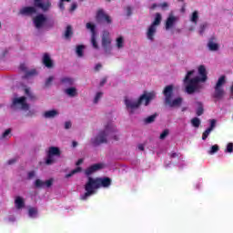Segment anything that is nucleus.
Returning a JSON list of instances; mask_svg holds the SVG:
<instances>
[{"mask_svg":"<svg viewBox=\"0 0 233 233\" xmlns=\"http://www.w3.org/2000/svg\"><path fill=\"white\" fill-rule=\"evenodd\" d=\"M208 80V73L207 72V67L201 65L198 67V75H196V70L188 71L184 78V86L187 94H196L203 90V84L207 83Z\"/></svg>","mask_w":233,"mask_h":233,"instance_id":"f257e3e1","label":"nucleus"},{"mask_svg":"<svg viewBox=\"0 0 233 233\" xmlns=\"http://www.w3.org/2000/svg\"><path fill=\"white\" fill-rule=\"evenodd\" d=\"M108 139L119 140V130L114 123H108L104 130L99 131L96 136L93 137L90 145L99 147V145L108 143Z\"/></svg>","mask_w":233,"mask_h":233,"instance_id":"f03ea898","label":"nucleus"},{"mask_svg":"<svg viewBox=\"0 0 233 233\" xmlns=\"http://www.w3.org/2000/svg\"><path fill=\"white\" fill-rule=\"evenodd\" d=\"M112 185V179L109 177H96L94 178L92 177H87V182L85 185V190L86 193L84 195H81L80 199L82 201H85L90 198L93 194H96V190L97 188H108Z\"/></svg>","mask_w":233,"mask_h":233,"instance_id":"7ed1b4c3","label":"nucleus"},{"mask_svg":"<svg viewBox=\"0 0 233 233\" xmlns=\"http://www.w3.org/2000/svg\"><path fill=\"white\" fill-rule=\"evenodd\" d=\"M34 5L24 6L19 10V15L25 17H32L37 14V10H41L46 14L52 10V0H33Z\"/></svg>","mask_w":233,"mask_h":233,"instance_id":"20e7f679","label":"nucleus"},{"mask_svg":"<svg viewBox=\"0 0 233 233\" xmlns=\"http://www.w3.org/2000/svg\"><path fill=\"white\" fill-rule=\"evenodd\" d=\"M153 99H156V93L144 92L137 100L126 97L124 102L128 114H134V112L141 106L142 103H144L145 106H148L150 101H153Z\"/></svg>","mask_w":233,"mask_h":233,"instance_id":"39448f33","label":"nucleus"},{"mask_svg":"<svg viewBox=\"0 0 233 233\" xmlns=\"http://www.w3.org/2000/svg\"><path fill=\"white\" fill-rule=\"evenodd\" d=\"M163 94L165 96L166 105L169 106L171 108H177V106H181V104L183 103V98L177 97L175 99H172V97H174L173 86H167L163 91Z\"/></svg>","mask_w":233,"mask_h":233,"instance_id":"423d86ee","label":"nucleus"},{"mask_svg":"<svg viewBox=\"0 0 233 233\" xmlns=\"http://www.w3.org/2000/svg\"><path fill=\"white\" fill-rule=\"evenodd\" d=\"M33 25L36 30L54 28V22H48V17L43 13L37 14L33 17Z\"/></svg>","mask_w":233,"mask_h":233,"instance_id":"0eeeda50","label":"nucleus"},{"mask_svg":"<svg viewBox=\"0 0 233 233\" xmlns=\"http://www.w3.org/2000/svg\"><path fill=\"white\" fill-rule=\"evenodd\" d=\"M162 19L161 14L157 13L155 15L153 23L147 27L146 32L147 39H148V41H154V37H156V34L157 33V26L161 25Z\"/></svg>","mask_w":233,"mask_h":233,"instance_id":"6e6552de","label":"nucleus"},{"mask_svg":"<svg viewBox=\"0 0 233 233\" xmlns=\"http://www.w3.org/2000/svg\"><path fill=\"white\" fill-rule=\"evenodd\" d=\"M101 47L105 56L112 54V37L108 31H103L101 35Z\"/></svg>","mask_w":233,"mask_h":233,"instance_id":"1a4fd4ad","label":"nucleus"},{"mask_svg":"<svg viewBox=\"0 0 233 233\" xmlns=\"http://www.w3.org/2000/svg\"><path fill=\"white\" fill-rule=\"evenodd\" d=\"M11 108H13V110H24L26 112L30 109V106L26 103L25 96H19L13 98Z\"/></svg>","mask_w":233,"mask_h":233,"instance_id":"9d476101","label":"nucleus"},{"mask_svg":"<svg viewBox=\"0 0 233 233\" xmlns=\"http://www.w3.org/2000/svg\"><path fill=\"white\" fill-rule=\"evenodd\" d=\"M61 151L58 149V147H49V150L47 152V155L45 158L46 165H54L56 161H57V157H60Z\"/></svg>","mask_w":233,"mask_h":233,"instance_id":"9b49d317","label":"nucleus"},{"mask_svg":"<svg viewBox=\"0 0 233 233\" xmlns=\"http://www.w3.org/2000/svg\"><path fill=\"white\" fill-rule=\"evenodd\" d=\"M227 83L225 80V76H220L214 87L215 91L213 94V97L215 99H221L222 97H225V89H223V86Z\"/></svg>","mask_w":233,"mask_h":233,"instance_id":"f8f14e48","label":"nucleus"},{"mask_svg":"<svg viewBox=\"0 0 233 233\" xmlns=\"http://www.w3.org/2000/svg\"><path fill=\"white\" fill-rule=\"evenodd\" d=\"M86 28L87 30H90L91 32V39H90V43L93 46V48H95V50H99V44H97V33L96 32V25H93L92 23H87L86 25Z\"/></svg>","mask_w":233,"mask_h":233,"instance_id":"ddd939ff","label":"nucleus"},{"mask_svg":"<svg viewBox=\"0 0 233 233\" xmlns=\"http://www.w3.org/2000/svg\"><path fill=\"white\" fill-rule=\"evenodd\" d=\"M96 22H98L100 25L103 23L110 25V23H112V18H110V15H106L105 11L99 10L96 15Z\"/></svg>","mask_w":233,"mask_h":233,"instance_id":"4468645a","label":"nucleus"},{"mask_svg":"<svg viewBox=\"0 0 233 233\" xmlns=\"http://www.w3.org/2000/svg\"><path fill=\"white\" fill-rule=\"evenodd\" d=\"M207 46L210 52H218L219 50V45L216 36H211L207 44Z\"/></svg>","mask_w":233,"mask_h":233,"instance_id":"2eb2a0df","label":"nucleus"},{"mask_svg":"<svg viewBox=\"0 0 233 233\" xmlns=\"http://www.w3.org/2000/svg\"><path fill=\"white\" fill-rule=\"evenodd\" d=\"M179 21V17L174 15V14H169L168 17L167 18L166 21V30H170V28H174L176 25V23Z\"/></svg>","mask_w":233,"mask_h":233,"instance_id":"dca6fc26","label":"nucleus"},{"mask_svg":"<svg viewBox=\"0 0 233 233\" xmlns=\"http://www.w3.org/2000/svg\"><path fill=\"white\" fill-rule=\"evenodd\" d=\"M19 70L23 72L25 78L31 77V76H35L37 74L35 69L28 70V67H26L25 64L20 65Z\"/></svg>","mask_w":233,"mask_h":233,"instance_id":"f3484780","label":"nucleus"},{"mask_svg":"<svg viewBox=\"0 0 233 233\" xmlns=\"http://www.w3.org/2000/svg\"><path fill=\"white\" fill-rule=\"evenodd\" d=\"M101 168H103V164H95V165L87 167L85 171V174H86V176L90 177V176H92V174H94L95 172H97V170H101Z\"/></svg>","mask_w":233,"mask_h":233,"instance_id":"a211bd4d","label":"nucleus"},{"mask_svg":"<svg viewBox=\"0 0 233 233\" xmlns=\"http://www.w3.org/2000/svg\"><path fill=\"white\" fill-rule=\"evenodd\" d=\"M209 123H210V127H208L202 134L203 141H205L207 139V137H208V136H210V132H212V130H214L216 128V123H217L216 119L209 120Z\"/></svg>","mask_w":233,"mask_h":233,"instance_id":"6ab92c4d","label":"nucleus"},{"mask_svg":"<svg viewBox=\"0 0 233 233\" xmlns=\"http://www.w3.org/2000/svg\"><path fill=\"white\" fill-rule=\"evenodd\" d=\"M42 116L45 119H55V117L59 116V111L57 109H50L45 111Z\"/></svg>","mask_w":233,"mask_h":233,"instance_id":"aec40b11","label":"nucleus"},{"mask_svg":"<svg viewBox=\"0 0 233 233\" xmlns=\"http://www.w3.org/2000/svg\"><path fill=\"white\" fill-rule=\"evenodd\" d=\"M42 61H43V65H45L46 68H54V61H52L50 55L46 53L43 56Z\"/></svg>","mask_w":233,"mask_h":233,"instance_id":"412c9836","label":"nucleus"},{"mask_svg":"<svg viewBox=\"0 0 233 233\" xmlns=\"http://www.w3.org/2000/svg\"><path fill=\"white\" fill-rule=\"evenodd\" d=\"M64 94H66L67 97H77V88L74 86L67 87L64 90Z\"/></svg>","mask_w":233,"mask_h":233,"instance_id":"4be33fe9","label":"nucleus"},{"mask_svg":"<svg viewBox=\"0 0 233 233\" xmlns=\"http://www.w3.org/2000/svg\"><path fill=\"white\" fill-rule=\"evenodd\" d=\"M74 78L69 77V76H64L61 78L60 83L64 86H73L74 85Z\"/></svg>","mask_w":233,"mask_h":233,"instance_id":"5701e85b","label":"nucleus"},{"mask_svg":"<svg viewBox=\"0 0 233 233\" xmlns=\"http://www.w3.org/2000/svg\"><path fill=\"white\" fill-rule=\"evenodd\" d=\"M15 205L17 210H21V208H25V199L21 197H16L15 199Z\"/></svg>","mask_w":233,"mask_h":233,"instance_id":"b1692460","label":"nucleus"},{"mask_svg":"<svg viewBox=\"0 0 233 233\" xmlns=\"http://www.w3.org/2000/svg\"><path fill=\"white\" fill-rule=\"evenodd\" d=\"M116 46L117 50H123L125 48V38L123 36H118L116 39Z\"/></svg>","mask_w":233,"mask_h":233,"instance_id":"393cba45","label":"nucleus"},{"mask_svg":"<svg viewBox=\"0 0 233 233\" xmlns=\"http://www.w3.org/2000/svg\"><path fill=\"white\" fill-rule=\"evenodd\" d=\"M189 21L194 25H198V21H199V13L198 11H194L189 18Z\"/></svg>","mask_w":233,"mask_h":233,"instance_id":"a878e982","label":"nucleus"},{"mask_svg":"<svg viewBox=\"0 0 233 233\" xmlns=\"http://www.w3.org/2000/svg\"><path fill=\"white\" fill-rule=\"evenodd\" d=\"M84 52H85V46L83 45L76 46V54L77 57H83Z\"/></svg>","mask_w":233,"mask_h":233,"instance_id":"bb28decb","label":"nucleus"},{"mask_svg":"<svg viewBox=\"0 0 233 233\" xmlns=\"http://www.w3.org/2000/svg\"><path fill=\"white\" fill-rule=\"evenodd\" d=\"M101 97H103V92H101V91L96 92V94L95 95V97L93 99L94 105H97V103H99V101H101Z\"/></svg>","mask_w":233,"mask_h":233,"instance_id":"cd10ccee","label":"nucleus"},{"mask_svg":"<svg viewBox=\"0 0 233 233\" xmlns=\"http://www.w3.org/2000/svg\"><path fill=\"white\" fill-rule=\"evenodd\" d=\"M73 31H72V26L68 25L66 29V32H65V37L66 39H70V37H72V35H73Z\"/></svg>","mask_w":233,"mask_h":233,"instance_id":"c85d7f7f","label":"nucleus"},{"mask_svg":"<svg viewBox=\"0 0 233 233\" xmlns=\"http://www.w3.org/2000/svg\"><path fill=\"white\" fill-rule=\"evenodd\" d=\"M191 125L195 127V128H199V125H201V120L198 117H194L191 120Z\"/></svg>","mask_w":233,"mask_h":233,"instance_id":"c756f323","label":"nucleus"},{"mask_svg":"<svg viewBox=\"0 0 233 233\" xmlns=\"http://www.w3.org/2000/svg\"><path fill=\"white\" fill-rule=\"evenodd\" d=\"M29 218H37V208H30L28 210Z\"/></svg>","mask_w":233,"mask_h":233,"instance_id":"7c9ffc66","label":"nucleus"},{"mask_svg":"<svg viewBox=\"0 0 233 233\" xmlns=\"http://www.w3.org/2000/svg\"><path fill=\"white\" fill-rule=\"evenodd\" d=\"M156 117H157V115H151L145 118V123H147V125L150 123H154L156 121Z\"/></svg>","mask_w":233,"mask_h":233,"instance_id":"2f4dec72","label":"nucleus"},{"mask_svg":"<svg viewBox=\"0 0 233 233\" xmlns=\"http://www.w3.org/2000/svg\"><path fill=\"white\" fill-rule=\"evenodd\" d=\"M35 188H45V181L41 179H36L35 181Z\"/></svg>","mask_w":233,"mask_h":233,"instance_id":"473e14b6","label":"nucleus"},{"mask_svg":"<svg viewBox=\"0 0 233 233\" xmlns=\"http://www.w3.org/2000/svg\"><path fill=\"white\" fill-rule=\"evenodd\" d=\"M10 134H12V129L8 128L2 134L0 139H7L10 137Z\"/></svg>","mask_w":233,"mask_h":233,"instance_id":"72a5a7b5","label":"nucleus"},{"mask_svg":"<svg viewBox=\"0 0 233 233\" xmlns=\"http://www.w3.org/2000/svg\"><path fill=\"white\" fill-rule=\"evenodd\" d=\"M81 172V167H76L75 169H73L69 174L66 175V177L68 178V177H72V176H74L75 174H77Z\"/></svg>","mask_w":233,"mask_h":233,"instance_id":"f704fd0d","label":"nucleus"},{"mask_svg":"<svg viewBox=\"0 0 233 233\" xmlns=\"http://www.w3.org/2000/svg\"><path fill=\"white\" fill-rule=\"evenodd\" d=\"M52 185H54V178L44 181V188H50Z\"/></svg>","mask_w":233,"mask_h":233,"instance_id":"c9c22d12","label":"nucleus"},{"mask_svg":"<svg viewBox=\"0 0 233 233\" xmlns=\"http://www.w3.org/2000/svg\"><path fill=\"white\" fill-rule=\"evenodd\" d=\"M208 26V24H207V23H204V24L200 25L199 31H198L200 35H203V34H205V30H207Z\"/></svg>","mask_w":233,"mask_h":233,"instance_id":"e433bc0d","label":"nucleus"},{"mask_svg":"<svg viewBox=\"0 0 233 233\" xmlns=\"http://www.w3.org/2000/svg\"><path fill=\"white\" fill-rule=\"evenodd\" d=\"M54 79H56V77H54V76H49L45 83L46 86H51L52 83H54Z\"/></svg>","mask_w":233,"mask_h":233,"instance_id":"4c0bfd02","label":"nucleus"},{"mask_svg":"<svg viewBox=\"0 0 233 233\" xmlns=\"http://www.w3.org/2000/svg\"><path fill=\"white\" fill-rule=\"evenodd\" d=\"M65 2L70 3V0H60L58 3V8H60V10H65Z\"/></svg>","mask_w":233,"mask_h":233,"instance_id":"58836bf2","label":"nucleus"},{"mask_svg":"<svg viewBox=\"0 0 233 233\" xmlns=\"http://www.w3.org/2000/svg\"><path fill=\"white\" fill-rule=\"evenodd\" d=\"M168 134H170V131H168V129H165L161 134H160V137H159V139H165Z\"/></svg>","mask_w":233,"mask_h":233,"instance_id":"ea45409f","label":"nucleus"},{"mask_svg":"<svg viewBox=\"0 0 233 233\" xmlns=\"http://www.w3.org/2000/svg\"><path fill=\"white\" fill-rule=\"evenodd\" d=\"M219 150V147L218 145H214L211 147V149L209 150L208 154H216Z\"/></svg>","mask_w":233,"mask_h":233,"instance_id":"a19ab883","label":"nucleus"},{"mask_svg":"<svg viewBox=\"0 0 233 233\" xmlns=\"http://www.w3.org/2000/svg\"><path fill=\"white\" fill-rule=\"evenodd\" d=\"M70 128H72V122H70V121L65 122V129L70 130Z\"/></svg>","mask_w":233,"mask_h":233,"instance_id":"79ce46f5","label":"nucleus"},{"mask_svg":"<svg viewBox=\"0 0 233 233\" xmlns=\"http://www.w3.org/2000/svg\"><path fill=\"white\" fill-rule=\"evenodd\" d=\"M76 9H77V3H76V2L72 3L69 11L74 12Z\"/></svg>","mask_w":233,"mask_h":233,"instance_id":"37998d69","label":"nucleus"},{"mask_svg":"<svg viewBox=\"0 0 233 233\" xmlns=\"http://www.w3.org/2000/svg\"><path fill=\"white\" fill-rule=\"evenodd\" d=\"M226 151L228 153L233 152V144L232 143L228 144Z\"/></svg>","mask_w":233,"mask_h":233,"instance_id":"c03bdc74","label":"nucleus"},{"mask_svg":"<svg viewBox=\"0 0 233 233\" xmlns=\"http://www.w3.org/2000/svg\"><path fill=\"white\" fill-rule=\"evenodd\" d=\"M126 14H127V17H129V15H132V7L127 6L126 7Z\"/></svg>","mask_w":233,"mask_h":233,"instance_id":"a18cd8bd","label":"nucleus"},{"mask_svg":"<svg viewBox=\"0 0 233 233\" xmlns=\"http://www.w3.org/2000/svg\"><path fill=\"white\" fill-rule=\"evenodd\" d=\"M158 6H160V8H163V10H165V8H168V3L164 2L162 4H159Z\"/></svg>","mask_w":233,"mask_h":233,"instance_id":"49530a36","label":"nucleus"},{"mask_svg":"<svg viewBox=\"0 0 233 233\" xmlns=\"http://www.w3.org/2000/svg\"><path fill=\"white\" fill-rule=\"evenodd\" d=\"M25 94L26 96H28L31 99H35V96H34V95H32V93H30V89H25Z\"/></svg>","mask_w":233,"mask_h":233,"instance_id":"de8ad7c7","label":"nucleus"},{"mask_svg":"<svg viewBox=\"0 0 233 233\" xmlns=\"http://www.w3.org/2000/svg\"><path fill=\"white\" fill-rule=\"evenodd\" d=\"M197 116H203V106H199L197 109Z\"/></svg>","mask_w":233,"mask_h":233,"instance_id":"09e8293b","label":"nucleus"},{"mask_svg":"<svg viewBox=\"0 0 233 233\" xmlns=\"http://www.w3.org/2000/svg\"><path fill=\"white\" fill-rule=\"evenodd\" d=\"M28 179H34V177H35V171H31L28 173Z\"/></svg>","mask_w":233,"mask_h":233,"instance_id":"8fccbe9b","label":"nucleus"},{"mask_svg":"<svg viewBox=\"0 0 233 233\" xmlns=\"http://www.w3.org/2000/svg\"><path fill=\"white\" fill-rule=\"evenodd\" d=\"M102 65L101 64H97L96 66H95V70L96 71V72H99V70H101V68H102Z\"/></svg>","mask_w":233,"mask_h":233,"instance_id":"3c124183","label":"nucleus"},{"mask_svg":"<svg viewBox=\"0 0 233 233\" xmlns=\"http://www.w3.org/2000/svg\"><path fill=\"white\" fill-rule=\"evenodd\" d=\"M137 148H138V150L143 152V150H145V146L143 144H140V145H138Z\"/></svg>","mask_w":233,"mask_h":233,"instance_id":"603ef678","label":"nucleus"},{"mask_svg":"<svg viewBox=\"0 0 233 233\" xmlns=\"http://www.w3.org/2000/svg\"><path fill=\"white\" fill-rule=\"evenodd\" d=\"M106 83V78H103L100 82V86H104Z\"/></svg>","mask_w":233,"mask_h":233,"instance_id":"864d4df0","label":"nucleus"},{"mask_svg":"<svg viewBox=\"0 0 233 233\" xmlns=\"http://www.w3.org/2000/svg\"><path fill=\"white\" fill-rule=\"evenodd\" d=\"M7 163H8L9 165H14V163H15V158H13V159L8 160Z\"/></svg>","mask_w":233,"mask_h":233,"instance_id":"5fc2aeb1","label":"nucleus"},{"mask_svg":"<svg viewBox=\"0 0 233 233\" xmlns=\"http://www.w3.org/2000/svg\"><path fill=\"white\" fill-rule=\"evenodd\" d=\"M83 164V158L78 159V161L76 162V166L79 167V165Z\"/></svg>","mask_w":233,"mask_h":233,"instance_id":"6e6d98bb","label":"nucleus"},{"mask_svg":"<svg viewBox=\"0 0 233 233\" xmlns=\"http://www.w3.org/2000/svg\"><path fill=\"white\" fill-rule=\"evenodd\" d=\"M170 157H177V153H172V154L170 155Z\"/></svg>","mask_w":233,"mask_h":233,"instance_id":"4d7b16f0","label":"nucleus"},{"mask_svg":"<svg viewBox=\"0 0 233 233\" xmlns=\"http://www.w3.org/2000/svg\"><path fill=\"white\" fill-rule=\"evenodd\" d=\"M151 8H152V10H154V9L157 8V4H153V5H152V6H151Z\"/></svg>","mask_w":233,"mask_h":233,"instance_id":"13d9d810","label":"nucleus"},{"mask_svg":"<svg viewBox=\"0 0 233 233\" xmlns=\"http://www.w3.org/2000/svg\"><path fill=\"white\" fill-rule=\"evenodd\" d=\"M72 145H73V147L76 148V147H77V142L73 141Z\"/></svg>","mask_w":233,"mask_h":233,"instance_id":"bf43d9fd","label":"nucleus"},{"mask_svg":"<svg viewBox=\"0 0 233 233\" xmlns=\"http://www.w3.org/2000/svg\"><path fill=\"white\" fill-rule=\"evenodd\" d=\"M181 12H185V7H182V8H181Z\"/></svg>","mask_w":233,"mask_h":233,"instance_id":"052dcab7","label":"nucleus"},{"mask_svg":"<svg viewBox=\"0 0 233 233\" xmlns=\"http://www.w3.org/2000/svg\"><path fill=\"white\" fill-rule=\"evenodd\" d=\"M178 1H180L181 3H183V1H185V0H178Z\"/></svg>","mask_w":233,"mask_h":233,"instance_id":"680f3d73","label":"nucleus"},{"mask_svg":"<svg viewBox=\"0 0 233 233\" xmlns=\"http://www.w3.org/2000/svg\"><path fill=\"white\" fill-rule=\"evenodd\" d=\"M0 28H1V22H0Z\"/></svg>","mask_w":233,"mask_h":233,"instance_id":"e2e57ef3","label":"nucleus"},{"mask_svg":"<svg viewBox=\"0 0 233 233\" xmlns=\"http://www.w3.org/2000/svg\"><path fill=\"white\" fill-rule=\"evenodd\" d=\"M80 1H83V0H80Z\"/></svg>","mask_w":233,"mask_h":233,"instance_id":"0e129e2a","label":"nucleus"}]
</instances>
